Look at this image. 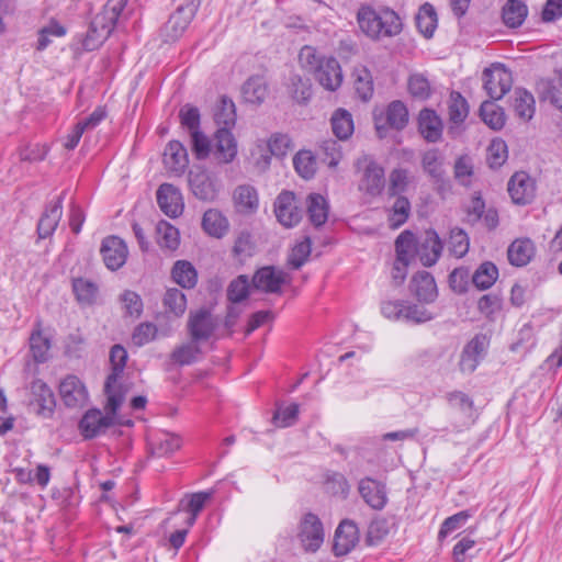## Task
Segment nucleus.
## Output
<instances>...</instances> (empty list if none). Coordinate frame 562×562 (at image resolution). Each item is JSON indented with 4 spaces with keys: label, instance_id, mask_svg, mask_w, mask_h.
<instances>
[{
    "label": "nucleus",
    "instance_id": "obj_50",
    "mask_svg": "<svg viewBox=\"0 0 562 562\" xmlns=\"http://www.w3.org/2000/svg\"><path fill=\"white\" fill-rule=\"evenodd\" d=\"M396 259L401 261H411L414 252H416L415 236L409 231L401 233L395 240Z\"/></svg>",
    "mask_w": 562,
    "mask_h": 562
},
{
    "label": "nucleus",
    "instance_id": "obj_32",
    "mask_svg": "<svg viewBox=\"0 0 562 562\" xmlns=\"http://www.w3.org/2000/svg\"><path fill=\"white\" fill-rule=\"evenodd\" d=\"M422 168L435 184L445 182L443 156L438 149H429L423 154Z\"/></svg>",
    "mask_w": 562,
    "mask_h": 562
},
{
    "label": "nucleus",
    "instance_id": "obj_10",
    "mask_svg": "<svg viewBox=\"0 0 562 562\" xmlns=\"http://www.w3.org/2000/svg\"><path fill=\"white\" fill-rule=\"evenodd\" d=\"M238 153L237 140L228 128H217L213 135L211 158L217 166L228 165Z\"/></svg>",
    "mask_w": 562,
    "mask_h": 562
},
{
    "label": "nucleus",
    "instance_id": "obj_8",
    "mask_svg": "<svg viewBox=\"0 0 562 562\" xmlns=\"http://www.w3.org/2000/svg\"><path fill=\"white\" fill-rule=\"evenodd\" d=\"M196 8L193 2H187L177 8L160 30L165 42L178 40L187 30L195 14Z\"/></svg>",
    "mask_w": 562,
    "mask_h": 562
},
{
    "label": "nucleus",
    "instance_id": "obj_64",
    "mask_svg": "<svg viewBox=\"0 0 562 562\" xmlns=\"http://www.w3.org/2000/svg\"><path fill=\"white\" fill-rule=\"evenodd\" d=\"M268 148L271 155L276 157H284L292 148L291 138L285 134H273L268 140Z\"/></svg>",
    "mask_w": 562,
    "mask_h": 562
},
{
    "label": "nucleus",
    "instance_id": "obj_15",
    "mask_svg": "<svg viewBox=\"0 0 562 562\" xmlns=\"http://www.w3.org/2000/svg\"><path fill=\"white\" fill-rule=\"evenodd\" d=\"M536 92L540 101L549 102L562 113V68L554 71L552 78H540L536 82Z\"/></svg>",
    "mask_w": 562,
    "mask_h": 562
},
{
    "label": "nucleus",
    "instance_id": "obj_16",
    "mask_svg": "<svg viewBox=\"0 0 562 562\" xmlns=\"http://www.w3.org/2000/svg\"><path fill=\"white\" fill-rule=\"evenodd\" d=\"M299 538L307 551L315 552L321 547L324 541V530L316 515L308 513L303 517Z\"/></svg>",
    "mask_w": 562,
    "mask_h": 562
},
{
    "label": "nucleus",
    "instance_id": "obj_56",
    "mask_svg": "<svg viewBox=\"0 0 562 562\" xmlns=\"http://www.w3.org/2000/svg\"><path fill=\"white\" fill-rule=\"evenodd\" d=\"M508 157L507 145L502 139H494L487 147V164L491 168H499Z\"/></svg>",
    "mask_w": 562,
    "mask_h": 562
},
{
    "label": "nucleus",
    "instance_id": "obj_34",
    "mask_svg": "<svg viewBox=\"0 0 562 562\" xmlns=\"http://www.w3.org/2000/svg\"><path fill=\"white\" fill-rule=\"evenodd\" d=\"M307 214L311 223L318 227L328 218V203L319 193H311L306 198Z\"/></svg>",
    "mask_w": 562,
    "mask_h": 562
},
{
    "label": "nucleus",
    "instance_id": "obj_14",
    "mask_svg": "<svg viewBox=\"0 0 562 562\" xmlns=\"http://www.w3.org/2000/svg\"><path fill=\"white\" fill-rule=\"evenodd\" d=\"M188 181L193 195L202 201H213L217 195V186L207 170L195 167L189 171Z\"/></svg>",
    "mask_w": 562,
    "mask_h": 562
},
{
    "label": "nucleus",
    "instance_id": "obj_44",
    "mask_svg": "<svg viewBox=\"0 0 562 562\" xmlns=\"http://www.w3.org/2000/svg\"><path fill=\"white\" fill-rule=\"evenodd\" d=\"M214 120L218 128H231L236 122L235 104L231 99L222 97L220 104L214 112Z\"/></svg>",
    "mask_w": 562,
    "mask_h": 562
},
{
    "label": "nucleus",
    "instance_id": "obj_58",
    "mask_svg": "<svg viewBox=\"0 0 562 562\" xmlns=\"http://www.w3.org/2000/svg\"><path fill=\"white\" fill-rule=\"evenodd\" d=\"M164 305L176 316H180L187 307L186 295L178 289H168L164 296Z\"/></svg>",
    "mask_w": 562,
    "mask_h": 562
},
{
    "label": "nucleus",
    "instance_id": "obj_49",
    "mask_svg": "<svg viewBox=\"0 0 562 562\" xmlns=\"http://www.w3.org/2000/svg\"><path fill=\"white\" fill-rule=\"evenodd\" d=\"M190 135L191 151L198 160L210 158L212 151L213 138L210 139L201 131H195Z\"/></svg>",
    "mask_w": 562,
    "mask_h": 562
},
{
    "label": "nucleus",
    "instance_id": "obj_54",
    "mask_svg": "<svg viewBox=\"0 0 562 562\" xmlns=\"http://www.w3.org/2000/svg\"><path fill=\"white\" fill-rule=\"evenodd\" d=\"M468 234L461 228H452L450 231L448 248L450 254L457 258L463 257L469 251Z\"/></svg>",
    "mask_w": 562,
    "mask_h": 562
},
{
    "label": "nucleus",
    "instance_id": "obj_35",
    "mask_svg": "<svg viewBox=\"0 0 562 562\" xmlns=\"http://www.w3.org/2000/svg\"><path fill=\"white\" fill-rule=\"evenodd\" d=\"M528 14V8L521 0H508L503 7L504 23L512 29L519 27Z\"/></svg>",
    "mask_w": 562,
    "mask_h": 562
},
{
    "label": "nucleus",
    "instance_id": "obj_45",
    "mask_svg": "<svg viewBox=\"0 0 562 562\" xmlns=\"http://www.w3.org/2000/svg\"><path fill=\"white\" fill-rule=\"evenodd\" d=\"M497 267L491 261H485L480 265V267L472 276V282L477 289L486 290L494 284V282L497 280Z\"/></svg>",
    "mask_w": 562,
    "mask_h": 562
},
{
    "label": "nucleus",
    "instance_id": "obj_53",
    "mask_svg": "<svg viewBox=\"0 0 562 562\" xmlns=\"http://www.w3.org/2000/svg\"><path fill=\"white\" fill-rule=\"evenodd\" d=\"M158 244L168 249H176L179 245L178 229L166 221H160L156 227Z\"/></svg>",
    "mask_w": 562,
    "mask_h": 562
},
{
    "label": "nucleus",
    "instance_id": "obj_2",
    "mask_svg": "<svg viewBox=\"0 0 562 562\" xmlns=\"http://www.w3.org/2000/svg\"><path fill=\"white\" fill-rule=\"evenodd\" d=\"M360 30L372 40L393 37L402 32L403 24L398 14L389 8L379 10L361 7L357 13Z\"/></svg>",
    "mask_w": 562,
    "mask_h": 562
},
{
    "label": "nucleus",
    "instance_id": "obj_19",
    "mask_svg": "<svg viewBox=\"0 0 562 562\" xmlns=\"http://www.w3.org/2000/svg\"><path fill=\"white\" fill-rule=\"evenodd\" d=\"M358 492L364 503L374 510H382L387 503L386 486L378 480L371 477L360 480Z\"/></svg>",
    "mask_w": 562,
    "mask_h": 562
},
{
    "label": "nucleus",
    "instance_id": "obj_31",
    "mask_svg": "<svg viewBox=\"0 0 562 562\" xmlns=\"http://www.w3.org/2000/svg\"><path fill=\"white\" fill-rule=\"evenodd\" d=\"M536 252L535 244L529 238L514 240L508 249L507 257L510 265L524 267L530 262Z\"/></svg>",
    "mask_w": 562,
    "mask_h": 562
},
{
    "label": "nucleus",
    "instance_id": "obj_7",
    "mask_svg": "<svg viewBox=\"0 0 562 562\" xmlns=\"http://www.w3.org/2000/svg\"><path fill=\"white\" fill-rule=\"evenodd\" d=\"M218 327V318L210 310L200 308L191 311L188 317L187 329L191 339L196 342L207 341Z\"/></svg>",
    "mask_w": 562,
    "mask_h": 562
},
{
    "label": "nucleus",
    "instance_id": "obj_12",
    "mask_svg": "<svg viewBox=\"0 0 562 562\" xmlns=\"http://www.w3.org/2000/svg\"><path fill=\"white\" fill-rule=\"evenodd\" d=\"M59 395L63 403L69 408L82 407L89 401L86 385L72 374L67 375L59 383Z\"/></svg>",
    "mask_w": 562,
    "mask_h": 562
},
{
    "label": "nucleus",
    "instance_id": "obj_55",
    "mask_svg": "<svg viewBox=\"0 0 562 562\" xmlns=\"http://www.w3.org/2000/svg\"><path fill=\"white\" fill-rule=\"evenodd\" d=\"M249 279L245 274H240L231 281L227 288V299L232 303H239L248 297L249 294Z\"/></svg>",
    "mask_w": 562,
    "mask_h": 562
},
{
    "label": "nucleus",
    "instance_id": "obj_41",
    "mask_svg": "<svg viewBox=\"0 0 562 562\" xmlns=\"http://www.w3.org/2000/svg\"><path fill=\"white\" fill-rule=\"evenodd\" d=\"M331 130L339 139H348L353 133L352 115L345 109H337L331 116Z\"/></svg>",
    "mask_w": 562,
    "mask_h": 562
},
{
    "label": "nucleus",
    "instance_id": "obj_1",
    "mask_svg": "<svg viewBox=\"0 0 562 562\" xmlns=\"http://www.w3.org/2000/svg\"><path fill=\"white\" fill-rule=\"evenodd\" d=\"M301 66L326 90L336 91L342 83V71L333 56L319 54L316 48L305 45L299 54Z\"/></svg>",
    "mask_w": 562,
    "mask_h": 562
},
{
    "label": "nucleus",
    "instance_id": "obj_36",
    "mask_svg": "<svg viewBox=\"0 0 562 562\" xmlns=\"http://www.w3.org/2000/svg\"><path fill=\"white\" fill-rule=\"evenodd\" d=\"M416 26L425 38H431L437 29L438 19L435 8L430 3H424L415 18Z\"/></svg>",
    "mask_w": 562,
    "mask_h": 562
},
{
    "label": "nucleus",
    "instance_id": "obj_33",
    "mask_svg": "<svg viewBox=\"0 0 562 562\" xmlns=\"http://www.w3.org/2000/svg\"><path fill=\"white\" fill-rule=\"evenodd\" d=\"M353 87L358 97L367 102L374 91L373 77L371 71L363 65H358L352 70Z\"/></svg>",
    "mask_w": 562,
    "mask_h": 562
},
{
    "label": "nucleus",
    "instance_id": "obj_20",
    "mask_svg": "<svg viewBox=\"0 0 562 562\" xmlns=\"http://www.w3.org/2000/svg\"><path fill=\"white\" fill-rule=\"evenodd\" d=\"M100 251L105 266L112 271L125 263L128 254L126 244L117 236L104 238Z\"/></svg>",
    "mask_w": 562,
    "mask_h": 562
},
{
    "label": "nucleus",
    "instance_id": "obj_6",
    "mask_svg": "<svg viewBox=\"0 0 562 562\" xmlns=\"http://www.w3.org/2000/svg\"><path fill=\"white\" fill-rule=\"evenodd\" d=\"M105 415L98 408H91L86 412L79 422V429L81 435L86 439H92L106 431L111 426L115 424L116 412L110 409V400L104 407Z\"/></svg>",
    "mask_w": 562,
    "mask_h": 562
},
{
    "label": "nucleus",
    "instance_id": "obj_43",
    "mask_svg": "<svg viewBox=\"0 0 562 562\" xmlns=\"http://www.w3.org/2000/svg\"><path fill=\"white\" fill-rule=\"evenodd\" d=\"M72 290L77 301L83 305H91L95 302L99 288L98 285L85 278L72 280Z\"/></svg>",
    "mask_w": 562,
    "mask_h": 562
},
{
    "label": "nucleus",
    "instance_id": "obj_13",
    "mask_svg": "<svg viewBox=\"0 0 562 562\" xmlns=\"http://www.w3.org/2000/svg\"><path fill=\"white\" fill-rule=\"evenodd\" d=\"M274 214L284 227H293L302 218V210L297 206L295 194L282 191L274 201Z\"/></svg>",
    "mask_w": 562,
    "mask_h": 562
},
{
    "label": "nucleus",
    "instance_id": "obj_3",
    "mask_svg": "<svg viewBox=\"0 0 562 562\" xmlns=\"http://www.w3.org/2000/svg\"><path fill=\"white\" fill-rule=\"evenodd\" d=\"M127 0H108L91 21L90 26L82 40V46L91 52L99 48L114 30L121 14L123 13Z\"/></svg>",
    "mask_w": 562,
    "mask_h": 562
},
{
    "label": "nucleus",
    "instance_id": "obj_37",
    "mask_svg": "<svg viewBox=\"0 0 562 562\" xmlns=\"http://www.w3.org/2000/svg\"><path fill=\"white\" fill-rule=\"evenodd\" d=\"M201 353V348L199 342L194 341L190 338L189 341L177 346L172 352L170 353V360L179 366H190L194 363L199 355Z\"/></svg>",
    "mask_w": 562,
    "mask_h": 562
},
{
    "label": "nucleus",
    "instance_id": "obj_23",
    "mask_svg": "<svg viewBox=\"0 0 562 562\" xmlns=\"http://www.w3.org/2000/svg\"><path fill=\"white\" fill-rule=\"evenodd\" d=\"M442 243L434 229L426 231L422 243L416 245V255L425 267L434 266L440 258Z\"/></svg>",
    "mask_w": 562,
    "mask_h": 562
},
{
    "label": "nucleus",
    "instance_id": "obj_52",
    "mask_svg": "<svg viewBox=\"0 0 562 562\" xmlns=\"http://www.w3.org/2000/svg\"><path fill=\"white\" fill-rule=\"evenodd\" d=\"M296 172L304 179H311L316 171V160L311 151L301 150L293 158Z\"/></svg>",
    "mask_w": 562,
    "mask_h": 562
},
{
    "label": "nucleus",
    "instance_id": "obj_47",
    "mask_svg": "<svg viewBox=\"0 0 562 562\" xmlns=\"http://www.w3.org/2000/svg\"><path fill=\"white\" fill-rule=\"evenodd\" d=\"M413 181V177L407 169L395 168L391 171L389 177V194L390 196H397L405 192Z\"/></svg>",
    "mask_w": 562,
    "mask_h": 562
},
{
    "label": "nucleus",
    "instance_id": "obj_59",
    "mask_svg": "<svg viewBox=\"0 0 562 562\" xmlns=\"http://www.w3.org/2000/svg\"><path fill=\"white\" fill-rule=\"evenodd\" d=\"M319 150L323 156V161L329 167H336L342 157L339 143L331 138L323 140L319 145Z\"/></svg>",
    "mask_w": 562,
    "mask_h": 562
},
{
    "label": "nucleus",
    "instance_id": "obj_21",
    "mask_svg": "<svg viewBox=\"0 0 562 562\" xmlns=\"http://www.w3.org/2000/svg\"><path fill=\"white\" fill-rule=\"evenodd\" d=\"M508 193L515 204L526 205L535 196V183L526 172H516L508 181Z\"/></svg>",
    "mask_w": 562,
    "mask_h": 562
},
{
    "label": "nucleus",
    "instance_id": "obj_11",
    "mask_svg": "<svg viewBox=\"0 0 562 562\" xmlns=\"http://www.w3.org/2000/svg\"><path fill=\"white\" fill-rule=\"evenodd\" d=\"M30 407L43 417H50L56 407V400L52 389L42 380L36 379L30 385Z\"/></svg>",
    "mask_w": 562,
    "mask_h": 562
},
{
    "label": "nucleus",
    "instance_id": "obj_5",
    "mask_svg": "<svg viewBox=\"0 0 562 562\" xmlns=\"http://www.w3.org/2000/svg\"><path fill=\"white\" fill-rule=\"evenodd\" d=\"M357 167L362 169L359 190L370 196H378L385 187L384 168L369 156L357 160Z\"/></svg>",
    "mask_w": 562,
    "mask_h": 562
},
{
    "label": "nucleus",
    "instance_id": "obj_46",
    "mask_svg": "<svg viewBox=\"0 0 562 562\" xmlns=\"http://www.w3.org/2000/svg\"><path fill=\"white\" fill-rule=\"evenodd\" d=\"M386 123L395 130H403L408 122V111L402 101H393L386 108Z\"/></svg>",
    "mask_w": 562,
    "mask_h": 562
},
{
    "label": "nucleus",
    "instance_id": "obj_18",
    "mask_svg": "<svg viewBox=\"0 0 562 562\" xmlns=\"http://www.w3.org/2000/svg\"><path fill=\"white\" fill-rule=\"evenodd\" d=\"M157 203L160 210L169 217L176 218L183 212V199L180 190L170 183L159 186L157 193Z\"/></svg>",
    "mask_w": 562,
    "mask_h": 562
},
{
    "label": "nucleus",
    "instance_id": "obj_60",
    "mask_svg": "<svg viewBox=\"0 0 562 562\" xmlns=\"http://www.w3.org/2000/svg\"><path fill=\"white\" fill-rule=\"evenodd\" d=\"M472 517V512L467 509L459 512L443 520L441 524L438 537L439 539L447 537L452 531L461 528L469 518Z\"/></svg>",
    "mask_w": 562,
    "mask_h": 562
},
{
    "label": "nucleus",
    "instance_id": "obj_22",
    "mask_svg": "<svg viewBox=\"0 0 562 562\" xmlns=\"http://www.w3.org/2000/svg\"><path fill=\"white\" fill-rule=\"evenodd\" d=\"M65 191L61 192L56 201L50 202L45 207V211L37 223V234L40 238H47L55 232L63 216V201L65 199Z\"/></svg>",
    "mask_w": 562,
    "mask_h": 562
},
{
    "label": "nucleus",
    "instance_id": "obj_61",
    "mask_svg": "<svg viewBox=\"0 0 562 562\" xmlns=\"http://www.w3.org/2000/svg\"><path fill=\"white\" fill-rule=\"evenodd\" d=\"M157 326L153 323L145 322L137 325L132 335V341L135 346L142 347L153 341L157 336Z\"/></svg>",
    "mask_w": 562,
    "mask_h": 562
},
{
    "label": "nucleus",
    "instance_id": "obj_27",
    "mask_svg": "<svg viewBox=\"0 0 562 562\" xmlns=\"http://www.w3.org/2000/svg\"><path fill=\"white\" fill-rule=\"evenodd\" d=\"M469 114V105L467 100L460 92L452 91L449 100V120L451 125L448 134L457 137L460 134V125L464 122Z\"/></svg>",
    "mask_w": 562,
    "mask_h": 562
},
{
    "label": "nucleus",
    "instance_id": "obj_26",
    "mask_svg": "<svg viewBox=\"0 0 562 562\" xmlns=\"http://www.w3.org/2000/svg\"><path fill=\"white\" fill-rule=\"evenodd\" d=\"M359 532L351 520H342L335 532L334 551L336 555L347 554L358 542Z\"/></svg>",
    "mask_w": 562,
    "mask_h": 562
},
{
    "label": "nucleus",
    "instance_id": "obj_4",
    "mask_svg": "<svg viewBox=\"0 0 562 562\" xmlns=\"http://www.w3.org/2000/svg\"><path fill=\"white\" fill-rule=\"evenodd\" d=\"M127 360V351L121 345H114L110 350V363L112 372L108 375L104 383V393L110 400V409L119 411L124 402V392L122 385L117 383L121 378Z\"/></svg>",
    "mask_w": 562,
    "mask_h": 562
},
{
    "label": "nucleus",
    "instance_id": "obj_38",
    "mask_svg": "<svg viewBox=\"0 0 562 562\" xmlns=\"http://www.w3.org/2000/svg\"><path fill=\"white\" fill-rule=\"evenodd\" d=\"M243 94L247 102L262 103L268 94L265 78L261 76L250 77L243 86Z\"/></svg>",
    "mask_w": 562,
    "mask_h": 562
},
{
    "label": "nucleus",
    "instance_id": "obj_51",
    "mask_svg": "<svg viewBox=\"0 0 562 562\" xmlns=\"http://www.w3.org/2000/svg\"><path fill=\"white\" fill-rule=\"evenodd\" d=\"M411 213V202L403 195H397L389 216L390 227L398 228L403 225Z\"/></svg>",
    "mask_w": 562,
    "mask_h": 562
},
{
    "label": "nucleus",
    "instance_id": "obj_28",
    "mask_svg": "<svg viewBox=\"0 0 562 562\" xmlns=\"http://www.w3.org/2000/svg\"><path fill=\"white\" fill-rule=\"evenodd\" d=\"M418 130L427 142L436 143L442 135V121L434 110L424 109L419 112Z\"/></svg>",
    "mask_w": 562,
    "mask_h": 562
},
{
    "label": "nucleus",
    "instance_id": "obj_48",
    "mask_svg": "<svg viewBox=\"0 0 562 562\" xmlns=\"http://www.w3.org/2000/svg\"><path fill=\"white\" fill-rule=\"evenodd\" d=\"M181 447L179 436L172 434H162L151 442L153 453L157 457H167L172 454Z\"/></svg>",
    "mask_w": 562,
    "mask_h": 562
},
{
    "label": "nucleus",
    "instance_id": "obj_39",
    "mask_svg": "<svg viewBox=\"0 0 562 562\" xmlns=\"http://www.w3.org/2000/svg\"><path fill=\"white\" fill-rule=\"evenodd\" d=\"M480 116L483 122L494 131L503 128L505 125L504 110L493 101H484L480 106Z\"/></svg>",
    "mask_w": 562,
    "mask_h": 562
},
{
    "label": "nucleus",
    "instance_id": "obj_42",
    "mask_svg": "<svg viewBox=\"0 0 562 562\" xmlns=\"http://www.w3.org/2000/svg\"><path fill=\"white\" fill-rule=\"evenodd\" d=\"M514 111L524 121L532 119L536 111L535 98L526 89L519 88L515 90Z\"/></svg>",
    "mask_w": 562,
    "mask_h": 562
},
{
    "label": "nucleus",
    "instance_id": "obj_25",
    "mask_svg": "<svg viewBox=\"0 0 562 562\" xmlns=\"http://www.w3.org/2000/svg\"><path fill=\"white\" fill-rule=\"evenodd\" d=\"M164 164L176 176L183 175L189 165L187 148L179 140H170L165 148Z\"/></svg>",
    "mask_w": 562,
    "mask_h": 562
},
{
    "label": "nucleus",
    "instance_id": "obj_62",
    "mask_svg": "<svg viewBox=\"0 0 562 562\" xmlns=\"http://www.w3.org/2000/svg\"><path fill=\"white\" fill-rule=\"evenodd\" d=\"M477 310L488 319H494V315L502 310V299L494 293L484 294L477 301Z\"/></svg>",
    "mask_w": 562,
    "mask_h": 562
},
{
    "label": "nucleus",
    "instance_id": "obj_17",
    "mask_svg": "<svg viewBox=\"0 0 562 562\" xmlns=\"http://www.w3.org/2000/svg\"><path fill=\"white\" fill-rule=\"evenodd\" d=\"M285 282V273L273 266H265L258 269L252 279L251 286L266 293H279Z\"/></svg>",
    "mask_w": 562,
    "mask_h": 562
},
{
    "label": "nucleus",
    "instance_id": "obj_40",
    "mask_svg": "<svg viewBox=\"0 0 562 562\" xmlns=\"http://www.w3.org/2000/svg\"><path fill=\"white\" fill-rule=\"evenodd\" d=\"M171 274L173 281L184 289H192L198 281L195 268L186 260L177 261L172 268Z\"/></svg>",
    "mask_w": 562,
    "mask_h": 562
},
{
    "label": "nucleus",
    "instance_id": "obj_9",
    "mask_svg": "<svg viewBox=\"0 0 562 562\" xmlns=\"http://www.w3.org/2000/svg\"><path fill=\"white\" fill-rule=\"evenodd\" d=\"M484 89L492 100L502 99L512 88V72L504 65L496 64L483 71Z\"/></svg>",
    "mask_w": 562,
    "mask_h": 562
},
{
    "label": "nucleus",
    "instance_id": "obj_29",
    "mask_svg": "<svg viewBox=\"0 0 562 562\" xmlns=\"http://www.w3.org/2000/svg\"><path fill=\"white\" fill-rule=\"evenodd\" d=\"M202 228L211 237L223 238L229 229L227 217L217 209H209L202 216Z\"/></svg>",
    "mask_w": 562,
    "mask_h": 562
},
{
    "label": "nucleus",
    "instance_id": "obj_30",
    "mask_svg": "<svg viewBox=\"0 0 562 562\" xmlns=\"http://www.w3.org/2000/svg\"><path fill=\"white\" fill-rule=\"evenodd\" d=\"M235 209L241 214H252L258 210L257 190L250 184L238 186L233 193Z\"/></svg>",
    "mask_w": 562,
    "mask_h": 562
},
{
    "label": "nucleus",
    "instance_id": "obj_24",
    "mask_svg": "<svg viewBox=\"0 0 562 562\" xmlns=\"http://www.w3.org/2000/svg\"><path fill=\"white\" fill-rule=\"evenodd\" d=\"M409 288L416 299L423 303H432L438 296L434 277L424 270L413 276Z\"/></svg>",
    "mask_w": 562,
    "mask_h": 562
},
{
    "label": "nucleus",
    "instance_id": "obj_57",
    "mask_svg": "<svg viewBox=\"0 0 562 562\" xmlns=\"http://www.w3.org/2000/svg\"><path fill=\"white\" fill-rule=\"evenodd\" d=\"M232 251L234 257L238 258L240 261L251 257L255 251V244L250 233L240 232L235 239Z\"/></svg>",
    "mask_w": 562,
    "mask_h": 562
},
{
    "label": "nucleus",
    "instance_id": "obj_63",
    "mask_svg": "<svg viewBox=\"0 0 562 562\" xmlns=\"http://www.w3.org/2000/svg\"><path fill=\"white\" fill-rule=\"evenodd\" d=\"M311 246L312 243L310 237H305L304 240L300 241L292 248L288 261L293 269H299L305 263L311 254Z\"/></svg>",
    "mask_w": 562,
    "mask_h": 562
}]
</instances>
